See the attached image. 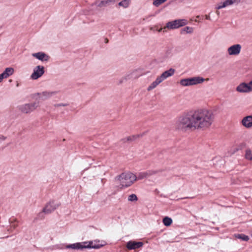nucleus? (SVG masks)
<instances>
[{"label":"nucleus","instance_id":"1","mask_svg":"<svg viewBox=\"0 0 252 252\" xmlns=\"http://www.w3.org/2000/svg\"><path fill=\"white\" fill-rule=\"evenodd\" d=\"M214 119L213 113L205 109L189 111L180 116L176 122V127L183 130L205 129L209 127Z\"/></svg>","mask_w":252,"mask_h":252},{"label":"nucleus","instance_id":"2","mask_svg":"<svg viewBox=\"0 0 252 252\" xmlns=\"http://www.w3.org/2000/svg\"><path fill=\"white\" fill-rule=\"evenodd\" d=\"M120 183L121 189L131 186L137 180L136 176L130 172H125L117 176L115 178Z\"/></svg>","mask_w":252,"mask_h":252},{"label":"nucleus","instance_id":"3","mask_svg":"<svg viewBox=\"0 0 252 252\" xmlns=\"http://www.w3.org/2000/svg\"><path fill=\"white\" fill-rule=\"evenodd\" d=\"M102 245H93L92 241L77 242L69 245H61L58 247L59 249H71L77 250H82L84 249H97L100 248Z\"/></svg>","mask_w":252,"mask_h":252},{"label":"nucleus","instance_id":"4","mask_svg":"<svg viewBox=\"0 0 252 252\" xmlns=\"http://www.w3.org/2000/svg\"><path fill=\"white\" fill-rule=\"evenodd\" d=\"M205 79L201 77L197 76L191 78L181 79L180 84L183 86H188L201 84L204 82Z\"/></svg>","mask_w":252,"mask_h":252},{"label":"nucleus","instance_id":"5","mask_svg":"<svg viewBox=\"0 0 252 252\" xmlns=\"http://www.w3.org/2000/svg\"><path fill=\"white\" fill-rule=\"evenodd\" d=\"M188 24V21L186 19H176L166 23L164 29L166 28L169 30H174L183 27Z\"/></svg>","mask_w":252,"mask_h":252},{"label":"nucleus","instance_id":"6","mask_svg":"<svg viewBox=\"0 0 252 252\" xmlns=\"http://www.w3.org/2000/svg\"><path fill=\"white\" fill-rule=\"evenodd\" d=\"M38 106V102H33L19 105L18 108L21 112L28 114L33 111Z\"/></svg>","mask_w":252,"mask_h":252},{"label":"nucleus","instance_id":"7","mask_svg":"<svg viewBox=\"0 0 252 252\" xmlns=\"http://www.w3.org/2000/svg\"><path fill=\"white\" fill-rule=\"evenodd\" d=\"M236 91L239 93H249L252 91V80L249 83H241L237 87Z\"/></svg>","mask_w":252,"mask_h":252},{"label":"nucleus","instance_id":"8","mask_svg":"<svg viewBox=\"0 0 252 252\" xmlns=\"http://www.w3.org/2000/svg\"><path fill=\"white\" fill-rule=\"evenodd\" d=\"M44 72V67L42 65H37L34 68L33 72L31 75V78L32 80H36L41 77Z\"/></svg>","mask_w":252,"mask_h":252},{"label":"nucleus","instance_id":"9","mask_svg":"<svg viewBox=\"0 0 252 252\" xmlns=\"http://www.w3.org/2000/svg\"><path fill=\"white\" fill-rule=\"evenodd\" d=\"M59 206V204H55L54 201H50L44 207L43 212L45 214H50L54 211Z\"/></svg>","mask_w":252,"mask_h":252},{"label":"nucleus","instance_id":"10","mask_svg":"<svg viewBox=\"0 0 252 252\" xmlns=\"http://www.w3.org/2000/svg\"><path fill=\"white\" fill-rule=\"evenodd\" d=\"M241 48L240 44H234L228 48L227 52L229 55H237L240 53Z\"/></svg>","mask_w":252,"mask_h":252},{"label":"nucleus","instance_id":"11","mask_svg":"<svg viewBox=\"0 0 252 252\" xmlns=\"http://www.w3.org/2000/svg\"><path fill=\"white\" fill-rule=\"evenodd\" d=\"M143 243L142 242L129 241L126 244V248L129 250H135L142 247Z\"/></svg>","mask_w":252,"mask_h":252},{"label":"nucleus","instance_id":"12","mask_svg":"<svg viewBox=\"0 0 252 252\" xmlns=\"http://www.w3.org/2000/svg\"><path fill=\"white\" fill-rule=\"evenodd\" d=\"M241 124L247 128H252V115L244 117L241 120Z\"/></svg>","mask_w":252,"mask_h":252},{"label":"nucleus","instance_id":"13","mask_svg":"<svg viewBox=\"0 0 252 252\" xmlns=\"http://www.w3.org/2000/svg\"><path fill=\"white\" fill-rule=\"evenodd\" d=\"M32 57H35L37 59L44 62V61H48L49 60V56L42 52H39L37 53H33L32 54Z\"/></svg>","mask_w":252,"mask_h":252},{"label":"nucleus","instance_id":"14","mask_svg":"<svg viewBox=\"0 0 252 252\" xmlns=\"http://www.w3.org/2000/svg\"><path fill=\"white\" fill-rule=\"evenodd\" d=\"M59 93L58 91H44L41 93H37V95H42L41 99L44 100L48 99Z\"/></svg>","mask_w":252,"mask_h":252},{"label":"nucleus","instance_id":"15","mask_svg":"<svg viewBox=\"0 0 252 252\" xmlns=\"http://www.w3.org/2000/svg\"><path fill=\"white\" fill-rule=\"evenodd\" d=\"M174 69L170 68L169 69L163 72L159 76H158V77L161 80V81L162 82L167 78L172 76L174 74Z\"/></svg>","mask_w":252,"mask_h":252},{"label":"nucleus","instance_id":"16","mask_svg":"<svg viewBox=\"0 0 252 252\" xmlns=\"http://www.w3.org/2000/svg\"><path fill=\"white\" fill-rule=\"evenodd\" d=\"M161 82V80L158 77L156 80L152 82L147 88V90L148 91H151L153 89H155L158 84H159Z\"/></svg>","mask_w":252,"mask_h":252},{"label":"nucleus","instance_id":"17","mask_svg":"<svg viewBox=\"0 0 252 252\" xmlns=\"http://www.w3.org/2000/svg\"><path fill=\"white\" fill-rule=\"evenodd\" d=\"M152 175L150 171L139 173L136 176L137 180H142Z\"/></svg>","mask_w":252,"mask_h":252},{"label":"nucleus","instance_id":"18","mask_svg":"<svg viewBox=\"0 0 252 252\" xmlns=\"http://www.w3.org/2000/svg\"><path fill=\"white\" fill-rule=\"evenodd\" d=\"M193 32V28L190 27H186L181 30V33H191Z\"/></svg>","mask_w":252,"mask_h":252},{"label":"nucleus","instance_id":"19","mask_svg":"<svg viewBox=\"0 0 252 252\" xmlns=\"http://www.w3.org/2000/svg\"><path fill=\"white\" fill-rule=\"evenodd\" d=\"M130 4V0H123L118 3V5L125 8L128 7Z\"/></svg>","mask_w":252,"mask_h":252},{"label":"nucleus","instance_id":"20","mask_svg":"<svg viewBox=\"0 0 252 252\" xmlns=\"http://www.w3.org/2000/svg\"><path fill=\"white\" fill-rule=\"evenodd\" d=\"M162 221L165 226H168L172 223V220L169 217H165L163 218Z\"/></svg>","mask_w":252,"mask_h":252},{"label":"nucleus","instance_id":"21","mask_svg":"<svg viewBox=\"0 0 252 252\" xmlns=\"http://www.w3.org/2000/svg\"><path fill=\"white\" fill-rule=\"evenodd\" d=\"M14 70L12 67H7L3 71V72L7 77L12 75L14 73Z\"/></svg>","mask_w":252,"mask_h":252},{"label":"nucleus","instance_id":"22","mask_svg":"<svg viewBox=\"0 0 252 252\" xmlns=\"http://www.w3.org/2000/svg\"><path fill=\"white\" fill-rule=\"evenodd\" d=\"M236 238L241 239L244 241H248L249 240V237L248 236L244 234H238L235 235Z\"/></svg>","mask_w":252,"mask_h":252},{"label":"nucleus","instance_id":"23","mask_svg":"<svg viewBox=\"0 0 252 252\" xmlns=\"http://www.w3.org/2000/svg\"><path fill=\"white\" fill-rule=\"evenodd\" d=\"M229 6L226 0H225L223 2L219 3L216 7L217 9H220L221 8L226 7Z\"/></svg>","mask_w":252,"mask_h":252},{"label":"nucleus","instance_id":"24","mask_svg":"<svg viewBox=\"0 0 252 252\" xmlns=\"http://www.w3.org/2000/svg\"><path fill=\"white\" fill-rule=\"evenodd\" d=\"M115 0H104L101 1L100 3L99 4V6H106L107 4H109L110 3H114L115 2Z\"/></svg>","mask_w":252,"mask_h":252},{"label":"nucleus","instance_id":"25","mask_svg":"<svg viewBox=\"0 0 252 252\" xmlns=\"http://www.w3.org/2000/svg\"><path fill=\"white\" fill-rule=\"evenodd\" d=\"M245 158L251 160H252V153L250 149H248L246 150L245 152Z\"/></svg>","mask_w":252,"mask_h":252},{"label":"nucleus","instance_id":"26","mask_svg":"<svg viewBox=\"0 0 252 252\" xmlns=\"http://www.w3.org/2000/svg\"><path fill=\"white\" fill-rule=\"evenodd\" d=\"M172 48L171 47H167L165 50V56L166 57H170L172 55Z\"/></svg>","mask_w":252,"mask_h":252},{"label":"nucleus","instance_id":"27","mask_svg":"<svg viewBox=\"0 0 252 252\" xmlns=\"http://www.w3.org/2000/svg\"><path fill=\"white\" fill-rule=\"evenodd\" d=\"M137 199V197L135 194H131L128 196V200L129 201H135Z\"/></svg>","mask_w":252,"mask_h":252},{"label":"nucleus","instance_id":"28","mask_svg":"<svg viewBox=\"0 0 252 252\" xmlns=\"http://www.w3.org/2000/svg\"><path fill=\"white\" fill-rule=\"evenodd\" d=\"M44 214L45 213L43 212V211L38 213L37 217L35 218L34 221H35L37 220H43L44 218Z\"/></svg>","mask_w":252,"mask_h":252},{"label":"nucleus","instance_id":"29","mask_svg":"<svg viewBox=\"0 0 252 252\" xmlns=\"http://www.w3.org/2000/svg\"><path fill=\"white\" fill-rule=\"evenodd\" d=\"M228 2L229 5H231L232 4H238L239 3L241 0H226Z\"/></svg>","mask_w":252,"mask_h":252},{"label":"nucleus","instance_id":"30","mask_svg":"<svg viewBox=\"0 0 252 252\" xmlns=\"http://www.w3.org/2000/svg\"><path fill=\"white\" fill-rule=\"evenodd\" d=\"M138 136H139V135H132L131 136H128L126 139H124V140H125L124 141L125 142L126 140L127 141H133V140H135L136 138L137 137H138Z\"/></svg>","mask_w":252,"mask_h":252},{"label":"nucleus","instance_id":"31","mask_svg":"<svg viewBox=\"0 0 252 252\" xmlns=\"http://www.w3.org/2000/svg\"><path fill=\"white\" fill-rule=\"evenodd\" d=\"M243 145H244V144L242 143V144H240L239 145L237 146V147L234 148L233 149V152L235 153V152L238 151L239 150H241L243 148Z\"/></svg>","mask_w":252,"mask_h":252},{"label":"nucleus","instance_id":"32","mask_svg":"<svg viewBox=\"0 0 252 252\" xmlns=\"http://www.w3.org/2000/svg\"><path fill=\"white\" fill-rule=\"evenodd\" d=\"M162 3H163V2L162 0H154L153 1V4L157 7L158 6Z\"/></svg>","mask_w":252,"mask_h":252},{"label":"nucleus","instance_id":"33","mask_svg":"<svg viewBox=\"0 0 252 252\" xmlns=\"http://www.w3.org/2000/svg\"><path fill=\"white\" fill-rule=\"evenodd\" d=\"M68 103H58V104H56L54 105V106L55 107H60V106H68Z\"/></svg>","mask_w":252,"mask_h":252},{"label":"nucleus","instance_id":"34","mask_svg":"<svg viewBox=\"0 0 252 252\" xmlns=\"http://www.w3.org/2000/svg\"><path fill=\"white\" fill-rule=\"evenodd\" d=\"M7 78V77L5 75L3 72L1 74H0V83L2 81L3 79Z\"/></svg>","mask_w":252,"mask_h":252},{"label":"nucleus","instance_id":"35","mask_svg":"<svg viewBox=\"0 0 252 252\" xmlns=\"http://www.w3.org/2000/svg\"><path fill=\"white\" fill-rule=\"evenodd\" d=\"M6 139V137L4 136H0V141H3Z\"/></svg>","mask_w":252,"mask_h":252},{"label":"nucleus","instance_id":"36","mask_svg":"<svg viewBox=\"0 0 252 252\" xmlns=\"http://www.w3.org/2000/svg\"><path fill=\"white\" fill-rule=\"evenodd\" d=\"M165 29H164V28H160V29H159L158 30V32H162V31H163V32H164V31H165Z\"/></svg>","mask_w":252,"mask_h":252},{"label":"nucleus","instance_id":"37","mask_svg":"<svg viewBox=\"0 0 252 252\" xmlns=\"http://www.w3.org/2000/svg\"><path fill=\"white\" fill-rule=\"evenodd\" d=\"M206 19L207 20H210V16H208V15H206Z\"/></svg>","mask_w":252,"mask_h":252},{"label":"nucleus","instance_id":"38","mask_svg":"<svg viewBox=\"0 0 252 252\" xmlns=\"http://www.w3.org/2000/svg\"><path fill=\"white\" fill-rule=\"evenodd\" d=\"M105 42L106 43H108V40L107 38H105Z\"/></svg>","mask_w":252,"mask_h":252},{"label":"nucleus","instance_id":"39","mask_svg":"<svg viewBox=\"0 0 252 252\" xmlns=\"http://www.w3.org/2000/svg\"><path fill=\"white\" fill-rule=\"evenodd\" d=\"M167 0H162V1L164 2L165 1H166Z\"/></svg>","mask_w":252,"mask_h":252}]
</instances>
